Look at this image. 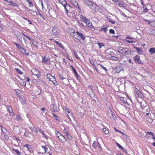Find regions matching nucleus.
<instances>
[{"label":"nucleus","instance_id":"nucleus-1","mask_svg":"<svg viewBox=\"0 0 155 155\" xmlns=\"http://www.w3.org/2000/svg\"><path fill=\"white\" fill-rule=\"evenodd\" d=\"M85 4L92 10L96 11L99 8V6L95 3H93L89 0H83Z\"/></svg>","mask_w":155,"mask_h":155},{"label":"nucleus","instance_id":"nucleus-2","mask_svg":"<svg viewBox=\"0 0 155 155\" xmlns=\"http://www.w3.org/2000/svg\"><path fill=\"white\" fill-rule=\"evenodd\" d=\"M118 51L120 53L123 55L129 56L130 55L132 51L130 49L125 47H119L117 49Z\"/></svg>","mask_w":155,"mask_h":155},{"label":"nucleus","instance_id":"nucleus-3","mask_svg":"<svg viewBox=\"0 0 155 155\" xmlns=\"http://www.w3.org/2000/svg\"><path fill=\"white\" fill-rule=\"evenodd\" d=\"M32 74L36 76L37 78L39 79L41 77V75L40 74V71L36 69L33 68L31 70Z\"/></svg>","mask_w":155,"mask_h":155},{"label":"nucleus","instance_id":"nucleus-4","mask_svg":"<svg viewBox=\"0 0 155 155\" xmlns=\"http://www.w3.org/2000/svg\"><path fill=\"white\" fill-rule=\"evenodd\" d=\"M60 32V31L58 27L56 26H54L53 28L52 31V33L53 35H57Z\"/></svg>","mask_w":155,"mask_h":155},{"label":"nucleus","instance_id":"nucleus-5","mask_svg":"<svg viewBox=\"0 0 155 155\" xmlns=\"http://www.w3.org/2000/svg\"><path fill=\"white\" fill-rule=\"evenodd\" d=\"M93 89L90 88L86 90L87 93L91 98H94L95 97L94 94L93 92Z\"/></svg>","mask_w":155,"mask_h":155},{"label":"nucleus","instance_id":"nucleus-6","mask_svg":"<svg viewBox=\"0 0 155 155\" xmlns=\"http://www.w3.org/2000/svg\"><path fill=\"white\" fill-rule=\"evenodd\" d=\"M134 59L137 63H138L140 64H143V63L140 60V57L138 55H136L134 57Z\"/></svg>","mask_w":155,"mask_h":155},{"label":"nucleus","instance_id":"nucleus-7","mask_svg":"<svg viewBox=\"0 0 155 155\" xmlns=\"http://www.w3.org/2000/svg\"><path fill=\"white\" fill-rule=\"evenodd\" d=\"M88 26L91 28L94 27L91 22L88 19L86 18L83 21Z\"/></svg>","mask_w":155,"mask_h":155},{"label":"nucleus","instance_id":"nucleus-8","mask_svg":"<svg viewBox=\"0 0 155 155\" xmlns=\"http://www.w3.org/2000/svg\"><path fill=\"white\" fill-rule=\"evenodd\" d=\"M58 138L60 141L62 143L64 142L67 140L66 138L62 134Z\"/></svg>","mask_w":155,"mask_h":155},{"label":"nucleus","instance_id":"nucleus-9","mask_svg":"<svg viewBox=\"0 0 155 155\" xmlns=\"http://www.w3.org/2000/svg\"><path fill=\"white\" fill-rule=\"evenodd\" d=\"M135 94H136L139 97L142 98H143V95L140 92L137 88V90H135Z\"/></svg>","mask_w":155,"mask_h":155},{"label":"nucleus","instance_id":"nucleus-10","mask_svg":"<svg viewBox=\"0 0 155 155\" xmlns=\"http://www.w3.org/2000/svg\"><path fill=\"white\" fill-rule=\"evenodd\" d=\"M77 35H78L79 36L81 37V38L83 40H84L85 39V37L81 33H80L78 31H76V32Z\"/></svg>","mask_w":155,"mask_h":155},{"label":"nucleus","instance_id":"nucleus-11","mask_svg":"<svg viewBox=\"0 0 155 155\" xmlns=\"http://www.w3.org/2000/svg\"><path fill=\"white\" fill-rule=\"evenodd\" d=\"M47 77L50 81H52V80L55 79V77H54L49 74H47Z\"/></svg>","mask_w":155,"mask_h":155},{"label":"nucleus","instance_id":"nucleus-12","mask_svg":"<svg viewBox=\"0 0 155 155\" xmlns=\"http://www.w3.org/2000/svg\"><path fill=\"white\" fill-rule=\"evenodd\" d=\"M25 147H26L27 149L31 152L33 151V149H32L31 146L29 145L28 144H26L24 145Z\"/></svg>","mask_w":155,"mask_h":155},{"label":"nucleus","instance_id":"nucleus-13","mask_svg":"<svg viewBox=\"0 0 155 155\" xmlns=\"http://www.w3.org/2000/svg\"><path fill=\"white\" fill-rule=\"evenodd\" d=\"M35 131L36 132V133H38V132H39L41 133H43V131L39 128H34V129L33 130V131Z\"/></svg>","mask_w":155,"mask_h":155},{"label":"nucleus","instance_id":"nucleus-14","mask_svg":"<svg viewBox=\"0 0 155 155\" xmlns=\"http://www.w3.org/2000/svg\"><path fill=\"white\" fill-rule=\"evenodd\" d=\"M21 49L22 50L20 51V52L22 54H25L26 55H29L28 53H26V51L23 48H22Z\"/></svg>","mask_w":155,"mask_h":155},{"label":"nucleus","instance_id":"nucleus-15","mask_svg":"<svg viewBox=\"0 0 155 155\" xmlns=\"http://www.w3.org/2000/svg\"><path fill=\"white\" fill-rule=\"evenodd\" d=\"M65 134L66 135L68 139L71 140L72 139V137L69 134L68 132V131L66 130V131H65Z\"/></svg>","mask_w":155,"mask_h":155},{"label":"nucleus","instance_id":"nucleus-16","mask_svg":"<svg viewBox=\"0 0 155 155\" xmlns=\"http://www.w3.org/2000/svg\"><path fill=\"white\" fill-rule=\"evenodd\" d=\"M51 107L53 108L54 112H57V107L56 105H54V104H52L51 105Z\"/></svg>","mask_w":155,"mask_h":155},{"label":"nucleus","instance_id":"nucleus-17","mask_svg":"<svg viewBox=\"0 0 155 155\" xmlns=\"http://www.w3.org/2000/svg\"><path fill=\"white\" fill-rule=\"evenodd\" d=\"M149 51L151 54H153L155 53V48H150L149 50Z\"/></svg>","mask_w":155,"mask_h":155},{"label":"nucleus","instance_id":"nucleus-18","mask_svg":"<svg viewBox=\"0 0 155 155\" xmlns=\"http://www.w3.org/2000/svg\"><path fill=\"white\" fill-rule=\"evenodd\" d=\"M73 5L76 8H78L79 10H81V8L79 6L78 3L76 1L74 2Z\"/></svg>","mask_w":155,"mask_h":155},{"label":"nucleus","instance_id":"nucleus-19","mask_svg":"<svg viewBox=\"0 0 155 155\" xmlns=\"http://www.w3.org/2000/svg\"><path fill=\"white\" fill-rule=\"evenodd\" d=\"M73 5L76 8H78L79 10H81V8L79 6L78 3L76 1L74 2Z\"/></svg>","mask_w":155,"mask_h":155},{"label":"nucleus","instance_id":"nucleus-20","mask_svg":"<svg viewBox=\"0 0 155 155\" xmlns=\"http://www.w3.org/2000/svg\"><path fill=\"white\" fill-rule=\"evenodd\" d=\"M106 20L110 22L112 24H115V22L114 21H112V20L108 17H107L106 19Z\"/></svg>","mask_w":155,"mask_h":155},{"label":"nucleus","instance_id":"nucleus-21","mask_svg":"<svg viewBox=\"0 0 155 155\" xmlns=\"http://www.w3.org/2000/svg\"><path fill=\"white\" fill-rule=\"evenodd\" d=\"M14 45H15L20 50H21L22 48L19 44L17 43L16 42H14Z\"/></svg>","mask_w":155,"mask_h":155},{"label":"nucleus","instance_id":"nucleus-22","mask_svg":"<svg viewBox=\"0 0 155 155\" xmlns=\"http://www.w3.org/2000/svg\"><path fill=\"white\" fill-rule=\"evenodd\" d=\"M107 28L105 27H103L101 28L100 29L101 31H104L105 33H106L107 31Z\"/></svg>","mask_w":155,"mask_h":155},{"label":"nucleus","instance_id":"nucleus-23","mask_svg":"<svg viewBox=\"0 0 155 155\" xmlns=\"http://www.w3.org/2000/svg\"><path fill=\"white\" fill-rule=\"evenodd\" d=\"M97 44L99 46V48H101L102 47L104 46L105 44L104 43L100 42L97 43Z\"/></svg>","mask_w":155,"mask_h":155},{"label":"nucleus","instance_id":"nucleus-24","mask_svg":"<svg viewBox=\"0 0 155 155\" xmlns=\"http://www.w3.org/2000/svg\"><path fill=\"white\" fill-rule=\"evenodd\" d=\"M102 130L104 133L106 134H108L109 132V131L105 128L102 129Z\"/></svg>","mask_w":155,"mask_h":155},{"label":"nucleus","instance_id":"nucleus-25","mask_svg":"<svg viewBox=\"0 0 155 155\" xmlns=\"http://www.w3.org/2000/svg\"><path fill=\"white\" fill-rule=\"evenodd\" d=\"M123 79L121 78H119L117 79V82L121 84L123 82Z\"/></svg>","mask_w":155,"mask_h":155},{"label":"nucleus","instance_id":"nucleus-26","mask_svg":"<svg viewBox=\"0 0 155 155\" xmlns=\"http://www.w3.org/2000/svg\"><path fill=\"white\" fill-rule=\"evenodd\" d=\"M1 128L2 132L4 133H6L7 132V130L5 129L4 127L2 126H1Z\"/></svg>","mask_w":155,"mask_h":155},{"label":"nucleus","instance_id":"nucleus-27","mask_svg":"<svg viewBox=\"0 0 155 155\" xmlns=\"http://www.w3.org/2000/svg\"><path fill=\"white\" fill-rule=\"evenodd\" d=\"M146 120L147 122L150 123H152L153 121V120L150 117L147 118Z\"/></svg>","mask_w":155,"mask_h":155},{"label":"nucleus","instance_id":"nucleus-28","mask_svg":"<svg viewBox=\"0 0 155 155\" xmlns=\"http://www.w3.org/2000/svg\"><path fill=\"white\" fill-rule=\"evenodd\" d=\"M48 58H47L46 57H44L43 58V59L42 60V62L44 63H45V62L48 61Z\"/></svg>","mask_w":155,"mask_h":155},{"label":"nucleus","instance_id":"nucleus-29","mask_svg":"<svg viewBox=\"0 0 155 155\" xmlns=\"http://www.w3.org/2000/svg\"><path fill=\"white\" fill-rule=\"evenodd\" d=\"M110 58L112 60L114 61H117V60H118V58L117 57H115L114 56H112Z\"/></svg>","mask_w":155,"mask_h":155},{"label":"nucleus","instance_id":"nucleus-30","mask_svg":"<svg viewBox=\"0 0 155 155\" xmlns=\"http://www.w3.org/2000/svg\"><path fill=\"white\" fill-rule=\"evenodd\" d=\"M99 65H100V67H101L104 70L105 73H107V70L105 67L103 66L101 64H99Z\"/></svg>","mask_w":155,"mask_h":155},{"label":"nucleus","instance_id":"nucleus-31","mask_svg":"<svg viewBox=\"0 0 155 155\" xmlns=\"http://www.w3.org/2000/svg\"><path fill=\"white\" fill-rule=\"evenodd\" d=\"M13 150L14 151L16 152L18 155H20L21 154V152H19L18 150L13 149Z\"/></svg>","mask_w":155,"mask_h":155},{"label":"nucleus","instance_id":"nucleus-32","mask_svg":"<svg viewBox=\"0 0 155 155\" xmlns=\"http://www.w3.org/2000/svg\"><path fill=\"white\" fill-rule=\"evenodd\" d=\"M137 52L139 54H142L143 52V50H142V48H139L138 50L137 51Z\"/></svg>","mask_w":155,"mask_h":155},{"label":"nucleus","instance_id":"nucleus-33","mask_svg":"<svg viewBox=\"0 0 155 155\" xmlns=\"http://www.w3.org/2000/svg\"><path fill=\"white\" fill-rule=\"evenodd\" d=\"M33 45L35 46L36 48H37L38 46V44L37 41H35L33 42Z\"/></svg>","mask_w":155,"mask_h":155},{"label":"nucleus","instance_id":"nucleus-34","mask_svg":"<svg viewBox=\"0 0 155 155\" xmlns=\"http://www.w3.org/2000/svg\"><path fill=\"white\" fill-rule=\"evenodd\" d=\"M116 72L117 73L121 71V68L119 67H116Z\"/></svg>","mask_w":155,"mask_h":155},{"label":"nucleus","instance_id":"nucleus-35","mask_svg":"<svg viewBox=\"0 0 155 155\" xmlns=\"http://www.w3.org/2000/svg\"><path fill=\"white\" fill-rule=\"evenodd\" d=\"M120 100L123 102V103H125L126 101V99L125 98V99L123 97H120Z\"/></svg>","mask_w":155,"mask_h":155},{"label":"nucleus","instance_id":"nucleus-36","mask_svg":"<svg viewBox=\"0 0 155 155\" xmlns=\"http://www.w3.org/2000/svg\"><path fill=\"white\" fill-rule=\"evenodd\" d=\"M53 116H54V118L55 119H56L57 120H59V117L58 116L56 115L55 114H53Z\"/></svg>","mask_w":155,"mask_h":155},{"label":"nucleus","instance_id":"nucleus-37","mask_svg":"<svg viewBox=\"0 0 155 155\" xmlns=\"http://www.w3.org/2000/svg\"><path fill=\"white\" fill-rule=\"evenodd\" d=\"M15 70H16V71L18 73L20 74H23V73H22L21 72V70H20L18 68H16Z\"/></svg>","mask_w":155,"mask_h":155},{"label":"nucleus","instance_id":"nucleus-38","mask_svg":"<svg viewBox=\"0 0 155 155\" xmlns=\"http://www.w3.org/2000/svg\"><path fill=\"white\" fill-rule=\"evenodd\" d=\"M117 3H118L117 4L120 6L123 7L124 6V4H122V2H119L118 1V2Z\"/></svg>","mask_w":155,"mask_h":155},{"label":"nucleus","instance_id":"nucleus-39","mask_svg":"<svg viewBox=\"0 0 155 155\" xmlns=\"http://www.w3.org/2000/svg\"><path fill=\"white\" fill-rule=\"evenodd\" d=\"M11 5L17 7H18V5L17 3L13 2H12Z\"/></svg>","mask_w":155,"mask_h":155},{"label":"nucleus","instance_id":"nucleus-40","mask_svg":"<svg viewBox=\"0 0 155 155\" xmlns=\"http://www.w3.org/2000/svg\"><path fill=\"white\" fill-rule=\"evenodd\" d=\"M73 72L74 74L75 75H76L77 77H78V74L75 70H74V71H73Z\"/></svg>","mask_w":155,"mask_h":155},{"label":"nucleus","instance_id":"nucleus-41","mask_svg":"<svg viewBox=\"0 0 155 155\" xmlns=\"http://www.w3.org/2000/svg\"><path fill=\"white\" fill-rule=\"evenodd\" d=\"M61 135V134L60 133H59L58 132H57L56 133V137L58 138L60 136V135Z\"/></svg>","mask_w":155,"mask_h":155},{"label":"nucleus","instance_id":"nucleus-42","mask_svg":"<svg viewBox=\"0 0 155 155\" xmlns=\"http://www.w3.org/2000/svg\"><path fill=\"white\" fill-rule=\"evenodd\" d=\"M97 143L95 141H94L93 143L92 146L94 148H95L97 146Z\"/></svg>","mask_w":155,"mask_h":155},{"label":"nucleus","instance_id":"nucleus-43","mask_svg":"<svg viewBox=\"0 0 155 155\" xmlns=\"http://www.w3.org/2000/svg\"><path fill=\"white\" fill-rule=\"evenodd\" d=\"M109 33L113 34H114L115 33L114 31L112 29H110L109 30Z\"/></svg>","mask_w":155,"mask_h":155},{"label":"nucleus","instance_id":"nucleus-44","mask_svg":"<svg viewBox=\"0 0 155 155\" xmlns=\"http://www.w3.org/2000/svg\"><path fill=\"white\" fill-rule=\"evenodd\" d=\"M5 2H8V5H12V1H9L8 0H5Z\"/></svg>","mask_w":155,"mask_h":155},{"label":"nucleus","instance_id":"nucleus-45","mask_svg":"<svg viewBox=\"0 0 155 155\" xmlns=\"http://www.w3.org/2000/svg\"><path fill=\"white\" fill-rule=\"evenodd\" d=\"M8 112H9V113H10V112L12 111V109L11 107L10 106L8 107Z\"/></svg>","mask_w":155,"mask_h":155},{"label":"nucleus","instance_id":"nucleus-46","mask_svg":"<svg viewBox=\"0 0 155 155\" xmlns=\"http://www.w3.org/2000/svg\"><path fill=\"white\" fill-rule=\"evenodd\" d=\"M116 144L119 148L122 149V147L118 143L116 142Z\"/></svg>","mask_w":155,"mask_h":155},{"label":"nucleus","instance_id":"nucleus-47","mask_svg":"<svg viewBox=\"0 0 155 155\" xmlns=\"http://www.w3.org/2000/svg\"><path fill=\"white\" fill-rule=\"evenodd\" d=\"M74 55L77 59H79V58L78 56V54L75 51H74Z\"/></svg>","mask_w":155,"mask_h":155},{"label":"nucleus","instance_id":"nucleus-48","mask_svg":"<svg viewBox=\"0 0 155 155\" xmlns=\"http://www.w3.org/2000/svg\"><path fill=\"white\" fill-rule=\"evenodd\" d=\"M21 117L18 115H17L15 118V120L18 121L20 120H21Z\"/></svg>","mask_w":155,"mask_h":155},{"label":"nucleus","instance_id":"nucleus-49","mask_svg":"<svg viewBox=\"0 0 155 155\" xmlns=\"http://www.w3.org/2000/svg\"><path fill=\"white\" fill-rule=\"evenodd\" d=\"M89 62H90V63H91V64L92 65H93L94 66V62L93 60L92 59H89Z\"/></svg>","mask_w":155,"mask_h":155},{"label":"nucleus","instance_id":"nucleus-50","mask_svg":"<svg viewBox=\"0 0 155 155\" xmlns=\"http://www.w3.org/2000/svg\"><path fill=\"white\" fill-rule=\"evenodd\" d=\"M80 18L82 19V20L83 21L86 18L85 17L83 16L82 15H81Z\"/></svg>","mask_w":155,"mask_h":155},{"label":"nucleus","instance_id":"nucleus-51","mask_svg":"<svg viewBox=\"0 0 155 155\" xmlns=\"http://www.w3.org/2000/svg\"><path fill=\"white\" fill-rule=\"evenodd\" d=\"M126 38L127 39H130V40L134 39V38L131 37L130 36H127L126 37Z\"/></svg>","mask_w":155,"mask_h":155},{"label":"nucleus","instance_id":"nucleus-52","mask_svg":"<svg viewBox=\"0 0 155 155\" xmlns=\"http://www.w3.org/2000/svg\"><path fill=\"white\" fill-rule=\"evenodd\" d=\"M125 41L129 43H133L134 42L133 41H131L127 40H126Z\"/></svg>","mask_w":155,"mask_h":155},{"label":"nucleus","instance_id":"nucleus-53","mask_svg":"<svg viewBox=\"0 0 155 155\" xmlns=\"http://www.w3.org/2000/svg\"><path fill=\"white\" fill-rule=\"evenodd\" d=\"M146 133L148 135H153L154 134L152 132H147Z\"/></svg>","mask_w":155,"mask_h":155},{"label":"nucleus","instance_id":"nucleus-54","mask_svg":"<svg viewBox=\"0 0 155 155\" xmlns=\"http://www.w3.org/2000/svg\"><path fill=\"white\" fill-rule=\"evenodd\" d=\"M23 35L26 38H27L28 39H29V40L30 41L31 40V38L28 36L27 35H25V34H23Z\"/></svg>","mask_w":155,"mask_h":155},{"label":"nucleus","instance_id":"nucleus-55","mask_svg":"<svg viewBox=\"0 0 155 155\" xmlns=\"http://www.w3.org/2000/svg\"><path fill=\"white\" fill-rule=\"evenodd\" d=\"M70 1L71 3L72 4V5H73V4L74 3V2H76V0H70Z\"/></svg>","mask_w":155,"mask_h":155},{"label":"nucleus","instance_id":"nucleus-56","mask_svg":"<svg viewBox=\"0 0 155 155\" xmlns=\"http://www.w3.org/2000/svg\"><path fill=\"white\" fill-rule=\"evenodd\" d=\"M67 2L65 1H64V2H62V5H63L64 6H64L65 5H66V4H67Z\"/></svg>","mask_w":155,"mask_h":155},{"label":"nucleus","instance_id":"nucleus-57","mask_svg":"<svg viewBox=\"0 0 155 155\" xmlns=\"http://www.w3.org/2000/svg\"><path fill=\"white\" fill-rule=\"evenodd\" d=\"M44 150L45 152V153H48V148L47 147H46V148H45Z\"/></svg>","mask_w":155,"mask_h":155},{"label":"nucleus","instance_id":"nucleus-58","mask_svg":"<svg viewBox=\"0 0 155 155\" xmlns=\"http://www.w3.org/2000/svg\"><path fill=\"white\" fill-rule=\"evenodd\" d=\"M29 7H33V4L31 2H30L29 4Z\"/></svg>","mask_w":155,"mask_h":155},{"label":"nucleus","instance_id":"nucleus-59","mask_svg":"<svg viewBox=\"0 0 155 155\" xmlns=\"http://www.w3.org/2000/svg\"><path fill=\"white\" fill-rule=\"evenodd\" d=\"M58 44V45L59 47H61L62 48H63V46L62 44H61V43H59V44Z\"/></svg>","mask_w":155,"mask_h":155},{"label":"nucleus","instance_id":"nucleus-60","mask_svg":"<svg viewBox=\"0 0 155 155\" xmlns=\"http://www.w3.org/2000/svg\"><path fill=\"white\" fill-rule=\"evenodd\" d=\"M65 7L67 8L68 9L70 8V6L68 4H66V5Z\"/></svg>","mask_w":155,"mask_h":155},{"label":"nucleus","instance_id":"nucleus-61","mask_svg":"<svg viewBox=\"0 0 155 155\" xmlns=\"http://www.w3.org/2000/svg\"><path fill=\"white\" fill-rule=\"evenodd\" d=\"M22 101H21V102L23 104H25V98H23L22 99Z\"/></svg>","mask_w":155,"mask_h":155},{"label":"nucleus","instance_id":"nucleus-62","mask_svg":"<svg viewBox=\"0 0 155 155\" xmlns=\"http://www.w3.org/2000/svg\"><path fill=\"white\" fill-rule=\"evenodd\" d=\"M9 115L11 116H13L15 115V114L12 111L10 112V113H9Z\"/></svg>","mask_w":155,"mask_h":155},{"label":"nucleus","instance_id":"nucleus-63","mask_svg":"<svg viewBox=\"0 0 155 155\" xmlns=\"http://www.w3.org/2000/svg\"><path fill=\"white\" fill-rule=\"evenodd\" d=\"M39 15L40 16L41 18H42L43 19H44V20L45 19V17L43 16V15L42 14H41V13H40V14H39Z\"/></svg>","mask_w":155,"mask_h":155},{"label":"nucleus","instance_id":"nucleus-64","mask_svg":"<svg viewBox=\"0 0 155 155\" xmlns=\"http://www.w3.org/2000/svg\"><path fill=\"white\" fill-rule=\"evenodd\" d=\"M148 9L147 8V7L145 8H144L143 12H148Z\"/></svg>","mask_w":155,"mask_h":155}]
</instances>
